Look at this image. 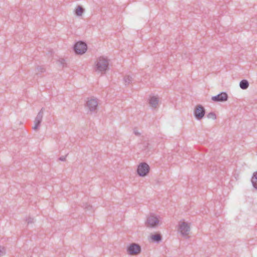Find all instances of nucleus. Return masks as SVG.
<instances>
[{
    "label": "nucleus",
    "instance_id": "obj_1",
    "mask_svg": "<svg viewBox=\"0 0 257 257\" xmlns=\"http://www.w3.org/2000/svg\"><path fill=\"white\" fill-rule=\"evenodd\" d=\"M109 69V62L107 58L101 56L96 62L95 71L104 74Z\"/></svg>",
    "mask_w": 257,
    "mask_h": 257
},
{
    "label": "nucleus",
    "instance_id": "obj_2",
    "mask_svg": "<svg viewBox=\"0 0 257 257\" xmlns=\"http://www.w3.org/2000/svg\"><path fill=\"white\" fill-rule=\"evenodd\" d=\"M87 49V45L86 43L80 41L75 43L73 46V50L76 54H83Z\"/></svg>",
    "mask_w": 257,
    "mask_h": 257
},
{
    "label": "nucleus",
    "instance_id": "obj_3",
    "mask_svg": "<svg viewBox=\"0 0 257 257\" xmlns=\"http://www.w3.org/2000/svg\"><path fill=\"white\" fill-rule=\"evenodd\" d=\"M150 169V166L147 163L142 162L138 165L137 172L139 176L145 177L149 173Z\"/></svg>",
    "mask_w": 257,
    "mask_h": 257
},
{
    "label": "nucleus",
    "instance_id": "obj_4",
    "mask_svg": "<svg viewBox=\"0 0 257 257\" xmlns=\"http://www.w3.org/2000/svg\"><path fill=\"white\" fill-rule=\"evenodd\" d=\"M193 113L195 118L198 120H200L205 114V109L202 105L198 104L195 106Z\"/></svg>",
    "mask_w": 257,
    "mask_h": 257
},
{
    "label": "nucleus",
    "instance_id": "obj_5",
    "mask_svg": "<svg viewBox=\"0 0 257 257\" xmlns=\"http://www.w3.org/2000/svg\"><path fill=\"white\" fill-rule=\"evenodd\" d=\"M127 252L130 255H137L141 253V246L136 243H132L127 247Z\"/></svg>",
    "mask_w": 257,
    "mask_h": 257
},
{
    "label": "nucleus",
    "instance_id": "obj_6",
    "mask_svg": "<svg viewBox=\"0 0 257 257\" xmlns=\"http://www.w3.org/2000/svg\"><path fill=\"white\" fill-rule=\"evenodd\" d=\"M159 223L158 218L154 215L149 216L146 221V225L148 227L155 228L157 227Z\"/></svg>",
    "mask_w": 257,
    "mask_h": 257
},
{
    "label": "nucleus",
    "instance_id": "obj_7",
    "mask_svg": "<svg viewBox=\"0 0 257 257\" xmlns=\"http://www.w3.org/2000/svg\"><path fill=\"white\" fill-rule=\"evenodd\" d=\"M85 106L89 109L90 112L95 111L98 106V102L96 99L93 98L88 99Z\"/></svg>",
    "mask_w": 257,
    "mask_h": 257
},
{
    "label": "nucleus",
    "instance_id": "obj_8",
    "mask_svg": "<svg viewBox=\"0 0 257 257\" xmlns=\"http://www.w3.org/2000/svg\"><path fill=\"white\" fill-rule=\"evenodd\" d=\"M228 96L226 92H221L217 95L211 97V100L215 102H225L228 100Z\"/></svg>",
    "mask_w": 257,
    "mask_h": 257
},
{
    "label": "nucleus",
    "instance_id": "obj_9",
    "mask_svg": "<svg viewBox=\"0 0 257 257\" xmlns=\"http://www.w3.org/2000/svg\"><path fill=\"white\" fill-rule=\"evenodd\" d=\"M179 229L183 236H187L189 234L190 226L186 222H182L179 224Z\"/></svg>",
    "mask_w": 257,
    "mask_h": 257
},
{
    "label": "nucleus",
    "instance_id": "obj_10",
    "mask_svg": "<svg viewBox=\"0 0 257 257\" xmlns=\"http://www.w3.org/2000/svg\"><path fill=\"white\" fill-rule=\"evenodd\" d=\"M151 240L153 242L159 243L162 240V236L160 233H156L150 236Z\"/></svg>",
    "mask_w": 257,
    "mask_h": 257
},
{
    "label": "nucleus",
    "instance_id": "obj_11",
    "mask_svg": "<svg viewBox=\"0 0 257 257\" xmlns=\"http://www.w3.org/2000/svg\"><path fill=\"white\" fill-rule=\"evenodd\" d=\"M159 102V99L156 96H152L149 99L150 105L154 108H156Z\"/></svg>",
    "mask_w": 257,
    "mask_h": 257
},
{
    "label": "nucleus",
    "instance_id": "obj_12",
    "mask_svg": "<svg viewBox=\"0 0 257 257\" xmlns=\"http://www.w3.org/2000/svg\"><path fill=\"white\" fill-rule=\"evenodd\" d=\"M251 182L253 188L257 190V171L253 173Z\"/></svg>",
    "mask_w": 257,
    "mask_h": 257
},
{
    "label": "nucleus",
    "instance_id": "obj_13",
    "mask_svg": "<svg viewBox=\"0 0 257 257\" xmlns=\"http://www.w3.org/2000/svg\"><path fill=\"white\" fill-rule=\"evenodd\" d=\"M239 86L242 89H246L249 86V82L246 79H243L239 82Z\"/></svg>",
    "mask_w": 257,
    "mask_h": 257
},
{
    "label": "nucleus",
    "instance_id": "obj_14",
    "mask_svg": "<svg viewBox=\"0 0 257 257\" xmlns=\"http://www.w3.org/2000/svg\"><path fill=\"white\" fill-rule=\"evenodd\" d=\"M84 12V9L81 6H78L75 10V14L77 16H81Z\"/></svg>",
    "mask_w": 257,
    "mask_h": 257
},
{
    "label": "nucleus",
    "instance_id": "obj_15",
    "mask_svg": "<svg viewBox=\"0 0 257 257\" xmlns=\"http://www.w3.org/2000/svg\"><path fill=\"white\" fill-rule=\"evenodd\" d=\"M44 111V108H42L41 109L38 113L35 118L42 121L43 117Z\"/></svg>",
    "mask_w": 257,
    "mask_h": 257
},
{
    "label": "nucleus",
    "instance_id": "obj_16",
    "mask_svg": "<svg viewBox=\"0 0 257 257\" xmlns=\"http://www.w3.org/2000/svg\"><path fill=\"white\" fill-rule=\"evenodd\" d=\"M133 78L130 75H126L123 78V80L124 81V84L125 85L129 84L132 81Z\"/></svg>",
    "mask_w": 257,
    "mask_h": 257
},
{
    "label": "nucleus",
    "instance_id": "obj_17",
    "mask_svg": "<svg viewBox=\"0 0 257 257\" xmlns=\"http://www.w3.org/2000/svg\"><path fill=\"white\" fill-rule=\"evenodd\" d=\"M207 117L208 118H212L214 120L216 119V115L215 113L213 112H210L207 114Z\"/></svg>",
    "mask_w": 257,
    "mask_h": 257
},
{
    "label": "nucleus",
    "instance_id": "obj_18",
    "mask_svg": "<svg viewBox=\"0 0 257 257\" xmlns=\"http://www.w3.org/2000/svg\"><path fill=\"white\" fill-rule=\"evenodd\" d=\"M36 70L39 72L44 73L46 71V69L43 66L38 65L36 67Z\"/></svg>",
    "mask_w": 257,
    "mask_h": 257
},
{
    "label": "nucleus",
    "instance_id": "obj_19",
    "mask_svg": "<svg viewBox=\"0 0 257 257\" xmlns=\"http://www.w3.org/2000/svg\"><path fill=\"white\" fill-rule=\"evenodd\" d=\"M58 62L59 63V64L62 66V67H64L66 66V63H65V60L63 58H61L60 59H59L58 60Z\"/></svg>",
    "mask_w": 257,
    "mask_h": 257
},
{
    "label": "nucleus",
    "instance_id": "obj_20",
    "mask_svg": "<svg viewBox=\"0 0 257 257\" xmlns=\"http://www.w3.org/2000/svg\"><path fill=\"white\" fill-rule=\"evenodd\" d=\"M6 253V249L4 247L0 246V256Z\"/></svg>",
    "mask_w": 257,
    "mask_h": 257
},
{
    "label": "nucleus",
    "instance_id": "obj_21",
    "mask_svg": "<svg viewBox=\"0 0 257 257\" xmlns=\"http://www.w3.org/2000/svg\"><path fill=\"white\" fill-rule=\"evenodd\" d=\"M26 221L27 222L28 225L33 223L34 222V218L31 217H29L26 219Z\"/></svg>",
    "mask_w": 257,
    "mask_h": 257
},
{
    "label": "nucleus",
    "instance_id": "obj_22",
    "mask_svg": "<svg viewBox=\"0 0 257 257\" xmlns=\"http://www.w3.org/2000/svg\"><path fill=\"white\" fill-rule=\"evenodd\" d=\"M35 123V125L33 127V129L35 131L38 130L40 126V123H37V122H34Z\"/></svg>",
    "mask_w": 257,
    "mask_h": 257
},
{
    "label": "nucleus",
    "instance_id": "obj_23",
    "mask_svg": "<svg viewBox=\"0 0 257 257\" xmlns=\"http://www.w3.org/2000/svg\"><path fill=\"white\" fill-rule=\"evenodd\" d=\"M85 208L88 210H89L92 208V206L91 205L86 203L85 205Z\"/></svg>",
    "mask_w": 257,
    "mask_h": 257
},
{
    "label": "nucleus",
    "instance_id": "obj_24",
    "mask_svg": "<svg viewBox=\"0 0 257 257\" xmlns=\"http://www.w3.org/2000/svg\"><path fill=\"white\" fill-rule=\"evenodd\" d=\"M68 154H67L66 156H61L60 157V158H59V160L60 161H65L66 160V156H67Z\"/></svg>",
    "mask_w": 257,
    "mask_h": 257
},
{
    "label": "nucleus",
    "instance_id": "obj_25",
    "mask_svg": "<svg viewBox=\"0 0 257 257\" xmlns=\"http://www.w3.org/2000/svg\"><path fill=\"white\" fill-rule=\"evenodd\" d=\"M134 133L137 136H140L141 135V133H140L136 128L134 130Z\"/></svg>",
    "mask_w": 257,
    "mask_h": 257
},
{
    "label": "nucleus",
    "instance_id": "obj_26",
    "mask_svg": "<svg viewBox=\"0 0 257 257\" xmlns=\"http://www.w3.org/2000/svg\"><path fill=\"white\" fill-rule=\"evenodd\" d=\"M42 121L40 120H38V119H35V121H34V122H37V123H41Z\"/></svg>",
    "mask_w": 257,
    "mask_h": 257
},
{
    "label": "nucleus",
    "instance_id": "obj_27",
    "mask_svg": "<svg viewBox=\"0 0 257 257\" xmlns=\"http://www.w3.org/2000/svg\"><path fill=\"white\" fill-rule=\"evenodd\" d=\"M39 74V73H36V75H38Z\"/></svg>",
    "mask_w": 257,
    "mask_h": 257
}]
</instances>
